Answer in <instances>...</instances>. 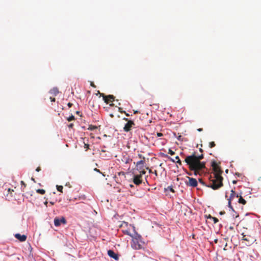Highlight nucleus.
Segmentation results:
<instances>
[{"label":"nucleus","instance_id":"nucleus-1","mask_svg":"<svg viewBox=\"0 0 261 261\" xmlns=\"http://www.w3.org/2000/svg\"><path fill=\"white\" fill-rule=\"evenodd\" d=\"M141 250H142L143 252H141V251L138 252L137 253L139 254V255H134L133 257H140L142 261H147L148 259L151 260L152 261H159L152 258V257L155 256V253L151 251L144 246L143 248Z\"/></svg>","mask_w":261,"mask_h":261},{"label":"nucleus","instance_id":"nucleus-2","mask_svg":"<svg viewBox=\"0 0 261 261\" xmlns=\"http://www.w3.org/2000/svg\"><path fill=\"white\" fill-rule=\"evenodd\" d=\"M209 178L210 182L208 185L203 181L201 178H199L198 181L202 185H204L206 187L211 188L213 190H217L222 186V182L219 180L218 175H215V178L214 179H212V177L210 176Z\"/></svg>","mask_w":261,"mask_h":261},{"label":"nucleus","instance_id":"nucleus-3","mask_svg":"<svg viewBox=\"0 0 261 261\" xmlns=\"http://www.w3.org/2000/svg\"><path fill=\"white\" fill-rule=\"evenodd\" d=\"M197 151H194L191 155H186L185 153L181 152L180 155L185 158V162L186 163L187 165L189 166V168L191 167V165L197 162Z\"/></svg>","mask_w":261,"mask_h":261},{"label":"nucleus","instance_id":"nucleus-4","mask_svg":"<svg viewBox=\"0 0 261 261\" xmlns=\"http://www.w3.org/2000/svg\"><path fill=\"white\" fill-rule=\"evenodd\" d=\"M135 164H136V167L134 169L132 170V171H135V170H137L139 171L140 173L141 174H145L146 173V171L145 170V160H141L138 161L136 163L135 162L134 163Z\"/></svg>","mask_w":261,"mask_h":261},{"label":"nucleus","instance_id":"nucleus-5","mask_svg":"<svg viewBox=\"0 0 261 261\" xmlns=\"http://www.w3.org/2000/svg\"><path fill=\"white\" fill-rule=\"evenodd\" d=\"M205 162L204 161H197L191 165L189 169L190 170L198 169L200 172H203L205 169Z\"/></svg>","mask_w":261,"mask_h":261},{"label":"nucleus","instance_id":"nucleus-6","mask_svg":"<svg viewBox=\"0 0 261 261\" xmlns=\"http://www.w3.org/2000/svg\"><path fill=\"white\" fill-rule=\"evenodd\" d=\"M54 224L56 227H60L66 224L67 220L64 216L56 217L54 219Z\"/></svg>","mask_w":261,"mask_h":261},{"label":"nucleus","instance_id":"nucleus-7","mask_svg":"<svg viewBox=\"0 0 261 261\" xmlns=\"http://www.w3.org/2000/svg\"><path fill=\"white\" fill-rule=\"evenodd\" d=\"M133 175V181L134 184L136 185H140L142 183V177L143 174H137L135 173V171H132L130 172Z\"/></svg>","mask_w":261,"mask_h":261},{"label":"nucleus","instance_id":"nucleus-8","mask_svg":"<svg viewBox=\"0 0 261 261\" xmlns=\"http://www.w3.org/2000/svg\"><path fill=\"white\" fill-rule=\"evenodd\" d=\"M188 180L185 181L186 185L190 187L195 188L198 186V181L196 178L187 177Z\"/></svg>","mask_w":261,"mask_h":261},{"label":"nucleus","instance_id":"nucleus-9","mask_svg":"<svg viewBox=\"0 0 261 261\" xmlns=\"http://www.w3.org/2000/svg\"><path fill=\"white\" fill-rule=\"evenodd\" d=\"M97 92L100 94V96L102 97L103 100L105 103H108L109 101H115V97L114 95L110 94L106 96L103 93H100L99 91Z\"/></svg>","mask_w":261,"mask_h":261},{"label":"nucleus","instance_id":"nucleus-10","mask_svg":"<svg viewBox=\"0 0 261 261\" xmlns=\"http://www.w3.org/2000/svg\"><path fill=\"white\" fill-rule=\"evenodd\" d=\"M131 247L136 250H141L143 248V246L141 244L139 243V240L132 239L130 242Z\"/></svg>","mask_w":261,"mask_h":261},{"label":"nucleus","instance_id":"nucleus-11","mask_svg":"<svg viewBox=\"0 0 261 261\" xmlns=\"http://www.w3.org/2000/svg\"><path fill=\"white\" fill-rule=\"evenodd\" d=\"M135 125L134 120H130L128 122H127L124 125L123 130L125 132H128L131 130V128L133 125Z\"/></svg>","mask_w":261,"mask_h":261},{"label":"nucleus","instance_id":"nucleus-12","mask_svg":"<svg viewBox=\"0 0 261 261\" xmlns=\"http://www.w3.org/2000/svg\"><path fill=\"white\" fill-rule=\"evenodd\" d=\"M108 255L114 259L115 260H118L119 258V255L116 253L112 249L108 250Z\"/></svg>","mask_w":261,"mask_h":261},{"label":"nucleus","instance_id":"nucleus-13","mask_svg":"<svg viewBox=\"0 0 261 261\" xmlns=\"http://www.w3.org/2000/svg\"><path fill=\"white\" fill-rule=\"evenodd\" d=\"M14 237L16 239L19 240L20 242H24L27 240V237L25 234H21L20 233H16L14 234Z\"/></svg>","mask_w":261,"mask_h":261},{"label":"nucleus","instance_id":"nucleus-14","mask_svg":"<svg viewBox=\"0 0 261 261\" xmlns=\"http://www.w3.org/2000/svg\"><path fill=\"white\" fill-rule=\"evenodd\" d=\"M49 93L50 94L53 95L54 96H57L58 94L59 93V90L57 87H54L53 88L51 89Z\"/></svg>","mask_w":261,"mask_h":261},{"label":"nucleus","instance_id":"nucleus-15","mask_svg":"<svg viewBox=\"0 0 261 261\" xmlns=\"http://www.w3.org/2000/svg\"><path fill=\"white\" fill-rule=\"evenodd\" d=\"M142 236L141 234H139L137 231H135V233L132 234V237L131 238L132 239L140 240Z\"/></svg>","mask_w":261,"mask_h":261},{"label":"nucleus","instance_id":"nucleus-16","mask_svg":"<svg viewBox=\"0 0 261 261\" xmlns=\"http://www.w3.org/2000/svg\"><path fill=\"white\" fill-rule=\"evenodd\" d=\"M234 197H236V192L233 189H232L231 190V194L229 198L227 199L228 202H229V201L231 202Z\"/></svg>","mask_w":261,"mask_h":261},{"label":"nucleus","instance_id":"nucleus-17","mask_svg":"<svg viewBox=\"0 0 261 261\" xmlns=\"http://www.w3.org/2000/svg\"><path fill=\"white\" fill-rule=\"evenodd\" d=\"M211 167L214 168V170L216 171L217 170V168L218 167V165L216 161L214 160H212L211 162Z\"/></svg>","mask_w":261,"mask_h":261},{"label":"nucleus","instance_id":"nucleus-18","mask_svg":"<svg viewBox=\"0 0 261 261\" xmlns=\"http://www.w3.org/2000/svg\"><path fill=\"white\" fill-rule=\"evenodd\" d=\"M168 191H170L172 193H175V190L173 189L172 186H168L167 188H164V192L166 193Z\"/></svg>","mask_w":261,"mask_h":261},{"label":"nucleus","instance_id":"nucleus-19","mask_svg":"<svg viewBox=\"0 0 261 261\" xmlns=\"http://www.w3.org/2000/svg\"><path fill=\"white\" fill-rule=\"evenodd\" d=\"M228 207L229 208V210L231 211L232 213L237 214V212L233 208L231 204V202L230 201H229V202H228Z\"/></svg>","mask_w":261,"mask_h":261},{"label":"nucleus","instance_id":"nucleus-20","mask_svg":"<svg viewBox=\"0 0 261 261\" xmlns=\"http://www.w3.org/2000/svg\"><path fill=\"white\" fill-rule=\"evenodd\" d=\"M238 202H239L240 204H242L243 205H245L246 203V201L245 199H244L242 197H240V198L238 199V200L237 201Z\"/></svg>","mask_w":261,"mask_h":261},{"label":"nucleus","instance_id":"nucleus-21","mask_svg":"<svg viewBox=\"0 0 261 261\" xmlns=\"http://www.w3.org/2000/svg\"><path fill=\"white\" fill-rule=\"evenodd\" d=\"M123 159H124L122 160V161L124 162L125 164H128L130 162V161H132V160L128 157L124 156Z\"/></svg>","mask_w":261,"mask_h":261},{"label":"nucleus","instance_id":"nucleus-22","mask_svg":"<svg viewBox=\"0 0 261 261\" xmlns=\"http://www.w3.org/2000/svg\"><path fill=\"white\" fill-rule=\"evenodd\" d=\"M191 171H193V175L195 176H197L200 174V171L198 169L195 170H190Z\"/></svg>","mask_w":261,"mask_h":261},{"label":"nucleus","instance_id":"nucleus-23","mask_svg":"<svg viewBox=\"0 0 261 261\" xmlns=\"http://www.w3.org/2000/svg\"><path fill=\"white\" fill-rule=\"evenodd\" d=\"M36 192L37 193L41 194V195H43L45 193V191L44 189H40L37 190Z\"/></svg>","mask_w":261,"mask_h":261},{"label":"nucleus","instance_id":"nucleus-24","mask_svg":"<svg viewBox=\"0 0 261 261\" xmlns=\"http://www.w3.org/2000/svg\"><path fill=\"white\" fill-rule=\"evenodd\" d=\"M203 158H204V155L203 154H201L200 155L197 154L196 160H197V161H200V160L203 159Z\"/></svg>","mask_w":261,"mask_h":261},{"label":"nucleus","instance_id":"nucleus-25","mask_svg":"<svg viewBox=\"0 0 261 261\" xmlns=\"http://www.w3.org/2000/svg\"><path fill=\"white\" fill-rule=\"evenodd\" d=\"M122 232L124 234H127L129 236H130V237H132V234L133 233H131L129 230H122Z\"/></svg>","mask_w":261,"mask_h":261},{"label":"nucleus","instance_id":"nucleus-26","mask_svg":"<svg viewBox=\"0 0 261 261\" xmlns=\"http://www.w3.org/2000/svg\"><path fill=\"white\" fill-rule=\"evenodd\" d=\"M231 215L233 219H234V220H236L237 218L239 217V215L237 213V214L232 213V214H231Z\"/></svg>","mask_w":261,"mask_h":261},{"label":"nucleus","instance_id":"nucleus-27","mask_svg":"<svg viewBox=\"0 0 261 261\" xmlns=\"http://www.w3.org/2000/svg\"><path fill=\"white\" fill-rule=\"evenodd\" d=\"M67 119L68 121H71L72 120H74L75 119L74 116H73V115H71L67 118Z\"/></svg>","mask_w":261,"mask_h":261},{"label":"nucleus","instance_id":"nucleus-28","mask_svg":"<svg viewBox=\"0 0 261 261\" xmlns=\"http://www.w3.org/2000/svg\"><path fill=\"white\" fill-rule=\"evenodd\" d=\"M56 187H57V189L58 191L62 192V190L63 189V187L62 186L57 185Z\"/></svg>","mask_w":261,"mask_h":261},{"label":"nucleus","instance_id":"nucleus-29","mask_svg":"<svg viewBox=\"0 0 261 261\" xmlns=\"http://www.w3.org/2000/svg\"><path fill=\"white\" fill-rule=\"evenodd\" d=\"M159 154H160V156H161V157L166 158H168V157H169V155L168 154H165L163 152H160Z\"/></svg>","mask_w":261,"mask_h":261},{"label":"nucleus","instance_id":"nucleus-30","mask_svg":"<svg viewBox=\"0 0 261 261\" xmlns=\"http://www.w3.org/2000/svg\"><path fill=\"white\" fill-rule=\"evenodd\" d=\"M93 170H94V171H95V172H97V173H100V174H101L102 175V176H106V175H105L104 173H102V172H101V171H100L98 169H97V168H94V169H93Z\"/></svg>","mask_w":261,"mask_h":261},{"label":"nucleus","instance_id":"nucleus-31","mask_svg":"<svg viewBox=\"0 0 261 261\" xmlns=\"http://www.w3.org/2000/svg\"><path fill=\"white\" fill-rule=\"evenodd\" d=\"M215 146H216V144H215V143L214 142L212 141V142H210V143H209V147L210 148H213Z\"/></svg>","mask_w":261,"mask_h":261},{"label":"nucleus","instance_id":"nucleus-32","mask_svg":"<svg viewBox=\"0 0 261 261\" xmlns=\"http://www.w3.org/2000/svg\"><path fill=\"white\" fill-rule=\"evenodd\" d=\"M168 154H170L171 155H173L175 154V152L173 151L171 149H169L168 150Z\"/></svg>","mask_w":261,"mask_h":261},{"label":"nucleus","instance_id":"nucleus-33","mask_svg":"<svg viewBox=\"0 0 261 261\" xmlns=\"http://www.w3.org/2000/svg\"><path fill=\"white\" fill-rule=\"evenodd\" d=\"M211 218L212 219V220L214 221L215 224L217 223L219 221L218 219L216 217H213V218Z\"/></svg>","mask_w":261,"mask_h":261},{"label":"nucleus","instance_id":"nucleus-34","mask_svg":"<svg viewBox=\"0 0 261 261\" xmlns=\"http://www.w3.org/2000/svg\"><path fill=\"white\" fill-rule=\"evenodd\" d=\"M26 187V184L23 181H21V188L23 189L24 188Z\"/></svg>","mask_w":261,"mask_h":261},{"label":"nucleus","instance_id":"nucleus-35","mask_svg":"<svg viewBox=\"0 0 261 261\" xmlns=\"http://www.w3.org/2000/svg\"><path fill=\"white\" fill-rule=\"evenodd\" d=\"M139 243L141 244L143 246H144V245H145V243L143 241L142 237H141V239H140V240H139Z\"/></svg>","mask_w":261,"mask_h":261},{"label":"nucleus","instance_id":"nucleus-36","mask_svg":"<svg viewBox=\"0 0 261 261\" xmlns=\"http://www.w3.org/2000/svg\"><path fill=\"white\" fill-rule=\"evenodd\" d=\"M177 139L178 140V141H182V139H183V138L181 136V135H178V136L176 137Z\"/></svg>","mask_w":261,"mask_h":261},{"label":"nucleus","instance_id":"nucleus-37","mask_svg":"<svg viewBox=\"0 0 261 261\" xmlns=\"http://www.w3.org/2000/svg\"><path fill=\"white\" fill-rule=\"evenodd\" d=\"M236 197H237V198H240V197H242V193H236Z\"/></svg>","mask_w":261,"mask_h":261},{"label":"nucleus","instance_id":"nucleus-38","mask_svg":"<svg viewBox=\"0 0 261 261\" xmlns=\"http://www.w3.org/2000/svg\"><path fill=\"white\" fill-rule=\"evenodd\" d=\"M167 159L173 163H176L175 161L173 158H171L170 156H169V157H168Z\"/></svg>","mask_w":261,"mask_h":261},{"label":"nucleus","instance_id":"nucleus-39","mask_svg":"<svg viewBox=\"0 0 261 261\" xmlns=\"http://www.w3.org/2000/svg\"><path fill=\"white\" fill-rule=\"evenodd\" d=\"M235 175H236L237 177H241V176H242V174H241V173H240L236 172V173H235Z\"/></svg>","mask_w":261,"mask_h":261},{"label":"nucleus","instance_id":"nucleus-40","mask_svg":"<svg viewBox=\"0 0 261 261\" xmlns=\"http://www.w3.org/2000/svg\"><path fill=\"white\" fill-rule=\"evenodd\" d=\"M74 126V124L71 123H70L69 125H68V127L69 128H73Z\"/></svg>","mask_w":261,"mask_h":261},{"label":"nucleus","instance_id":"nucleus-41","mask_svg":"<svg viewBox=\"0 0 261 261\" xmlns=\"http://www.w3.org/2000/svg\"><path fill=\"white\" fill-rule=\"evenodd\" d=\"M176 163H177L179 165H182L181 161H180V160H177L176 162Z\"/></svg>","mask_w":261,"mask_h":261},{"label":"nucleus","instance_id":"nucleus-42","mask_svg":"<svg viewBox=\"0 0 261 261\" xmlns=\"http://www.w3.org/2000/svg\"><path fill=\"white\" fill-rule=\"evenodd\" d=\"M130 226H132L133 227V231L134 232V233H135V231H136V229H135V227L134 226V225H132V224H130Z\"/></svg>","mask_w":261,"mask_h":261},{"label":"nucleus","instance_id":"nucleus-43","mask_svg":"<svg viewBox=\"0 0 261 261\" xmlns=\"http://www.w3.org/2000/svg\"><path fill=\"white\" fill-rule=\"evenodd\" d=\"M205 217L207 218V219H210V220H212V219L211 218H213V216H212L211 215H209L208 216H207L206 215L205 216Z\"/></svg>","mask_w":261,"mask_h":261},{"label":"nucleus","instance_id":"nucleus-44","mask_svg":"<svg viewBox=\"0 0 261 261\" xmlns=\"http://www.w3.org/2000/svg\"><path fill=\"white\" fill-rule=\"evenodd\" d=\"M79 199H86V196L85 195H82L81 196L79 197Z\"/></svg>","mask_w":261,"mask_h":261},{"label":"nucleus","instance_id":"nucleus-45","mask_svg":"<svg viewBox=\"0 0 261 261\" xmlns=\"http://www.w3.org/2000/svg\"><path fill=\"white\" fill-rule=\"evenodd\" d=\"M12 191H13L12 190H11V189H9L7 191V195L9 194V193H10L11 194H12Z\"/></svg>","mask_w":261,"mask_h":261},{"label":"nucleus","instance_id":"nucleus-46","mask_svg":"<svg viewBox=\"0 0 261 261\" xmlns=\"http://www.w3.org/2000/svg\"><path fill=\"white\" fill-rule=\"evenodd\" d=\"M225 214V211H221V212H220V213H219V214H220V215H224Z\"/></svg>","mask_w":261,"mask_h":261},{"label":"nucleus","instance_id":"nucleus-47","mask_svg":"<svg viewBox=\"0 0 261 261\" xmlns=\"http://www.w3.org/2000/svg\"><path fill=\"white\" fill-rule=\"evenodd\" d=\"M72 105L73 104L71 102H68L67 104V106H68L69 108H71Z\"/></svg>","mask_w":261,"mask_h":261},{"label":"nucleus","instance_id":"nucleus-48","mask_svg":"<svg viewBox=\"0 0 261 261\" xmlns=\"http://www.w3.org/2000/svg\"><path fill=\"white\" fill-rule=\"evenodd\" d=\"M41 170V168L40 167H37L36 169V171L37 172H39Z\"/></svg>","mask_w":261,"mask_h":261},{"label":"nucleus","instance_id":"nucleus-49","mask_svg":"<svg viewBox=\"0 0 261 261\" xmlns=\"http://www.w3.org/2000/svg\"><path fill=\"white\" fill-rule=\"evenodd\" d=\"M157 136L158 137H162L163 136V134L162 133H157Z\"/></svg>","mask_w":261,"mask_h":261},{"label":"nucleus","instance_id":"nucleus-50","mask_svg":"<svg viewBox=\"0 0 261 261\" xmlns=\"http://www.w3.org/2000/svg\"><path fill=\"white\" fill-rule=\"evenodd\" d=\"M65 186H67V187H69V188L71 187V186H70V183L69 182H67Z\"/></svg>","mask_w":261,"mask_h":261},{"label":"nucleus","instance_id":"nucleus-51","mask_svg":"<svg viewBox=\"0 0 261 261\" xmlns=\"http://www.w3.org/2000/svg\"><path fill=\"white\" fill-rule=\"evenodd\" d=\"M123 119L125 120V121H126L127 122H128L129 120H131V119H129L126 118H124Z\"/></svg>","mask_w":261,"mask_h":261},{"label":"nucleus","instance_id":"nucleus-52","mask_svg":"<svg viewBox=\"0 0 261 261\" xmlns=\"http://www.w3.org/2000/svg\"><path fill=\"white\" fill-rule=\"evenodd\" d=\"M197 130V131H198V132H202V131L203 129H202V128H198Z\"/></svg>","mask_w":261,"mask_h":261},{"label":"nucleus","instance_id":"nucleus-53","mask_svg":"<svg viewBox=\"0 0 261 261\" xmlns=\"http://www.w3.org/2000/svg\"><path fill=\"white\" fill-rule=\"evenodd\" d=\"M129 187L131 188H134L135 187V186L133 184H130L129 185Z\"/></svg>","mask_w":261,"mask_h":261},{"label":"nucleus","instance_id":"nucleus-54","mask_svg":"<svg viewBox=\"0 0 261 261\" xmlns=\"http://www.w3.org/2000/svg\"><path fill=\"white\" fill-rule=\"evenodd\" d=\"M190 176H192L193 175V173L192 172H187V173Z\"/></svg>","mask_w":261,"mask_h":261},{"label":"nucleus","instance_id":"nucleus-55","mask_svg":"<svg viewBox=\"0 0 261 261\" xmlns=\"http://www.w3.org/2000/svg\"><path fill=\"white\" fill-rule=\"evenodd\" d=\"M228 229H230V230H233V227L232 226H230L229 227Z\"/></svg>","mask_w":261,"mask_h":261},{"label":"nucleus","instance_id":"nucleus-56","mask_svg":"<svg viewBox=\"0 0 261 261\" xmlns=\"http://www.w3.org/2000/svg\"><path fill=\"white\" fill-rule=\"evenodd\" d=\"M50 100H51V101H55V98L50 97Z\"/></svg>","mask_w":261,"mask_h":261},{"label":"nucleus","instance_id":"nucleus-57","mask_svg":"<svg viewBox=\"0 0 261 261\" xmlns=\"http://www.w3.org/2000/svg\"><path fill=\"white\" fill-rule=\"evenodd\" d=\"M118 109H119V111L120 112H121V113H122V109L121 108H119V107H118Z\"/></svg>","mask_w":261,"mask_h":261},{"label":"nucleus","instance_id":"nucleus-58","mask_svg":"<svg viewBox=\"0 0 261 261\" xmlns=\"http://www.w3.org/2000/svg\"><path fill=\"white\" fill-rule=\"evenodd\" d=\"M118 174H119V175H121V174L124 175V172H119V173H118Z\"/></svg>","mask_w":261,"mask_h":261},{"label":"nucleus","instance_id":"nucleus-59","mask_svg":"<svg viewBox=\"0 0 261 261\" xmlns=\"http://www.w3.org/2000/svg\"><path fill=\"white\" fill-rule=\"evenodd\" d=\"M90 85L92 87H95L94 84L93 82H91Z\"/></svg>","mask_w":261,"mask_h":261},{"label":"nucleus","instance_id":"nucleus-60","mask_svg":"<svg viewBox=\"0 0 261 261\" xmlns=\"http://www.w3.org/2000/svg\"><path fill=\"white\" fill-rule=\"evenodd\" d=\"M175 159H176V160H180V159H179V156H178V155H177V156H175Z\"/></svg>","mask_w":261,"mask_h":261},{"label":"nucleus","instance_id":"nucleus-61","mask_svg":"<svg viewBox=\"0 0 261 261\" xmlns=\"http://www.w3.org/2000/svg\"><path fill=\"white\" fill-rule=\"evenodd\" d=\"M244 237H245V236H244ZM242 240H244V241H248V240L247 239V238H245V237H243V239H242Z\"/></svg>","mask_w":261,"mask_h":261},{"label":"nucleus","instance_id":"nucleus-62","mask_svg":"<svg viewBox=\"0 0 261 261\" xmlns=\"http://www.w3.org/2000/svg\"><path fill=\"white\" fill-rule=\"evenodd\" d=\"M222 227H223L222 224H219V227H220V229H221Z\"/></svg>","mask_w":261,"mask_h":261},{"label":"nucleus","instance_id":"nucleus-63","mask_svg":"<svg viewBox=\"0 0 261 261\" xmlns=\"http://www.w3.org/2000/svg\"><path fill=\"white\" fill-rule=\"evenodd\" d=\"M199 151H200V152H202L203 151V149H201V148H200V149H199Z\"/></svg>","mask_w":261,"mask_h":261},{"label":"nucleus","instance_id":"nucleus-64","mask_svg":"<svg viewBox=\"0 0 261 261\" xmlns=\"http://www.w3.org/2000/svg\"><path fill=\"white\" fill-rule=\"evenodd\" d=\"M237 181H236V180H233V181H232V182H233V184H236L237 183Z\"/></svg>","mask_w":261,"mask_h":261}]
</instances>
